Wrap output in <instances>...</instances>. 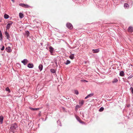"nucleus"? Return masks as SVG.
Segmentation results:
<instances>
[{"mask_svg":"<svg viewBox=\"0 0 133 133\" xmlns=\"http://www.w3.org/2000/svg\"><path fill=\"white\" fill-rule=\"evenodd\" d=\"M130 90H131L132 93L133 94V88L131 87L130 88Z\"/></svg>","mask_w":133,"mask_h":133,"instance_id":"33","label":"nucleus"},{"mask_svg":"<svg viewBox=\"0 0 133 133\" xmlns=\"http://www.w3.org/2000/svg\"><path fill=\"white\" fill-rule=\"evenodd\" d=\"M5 90L6 91H8V92H10V91L8 87L6 88Z\"/></svg>","mask_w":133,"mask_h":133,"instance_id":"28","label":"nucleus"},{"mask_svg":"<svg viewBox=\"0 0 133 133\" xmlns=\"http://www.w3.org/2000/svg\"><path fill=\"white\" fill-rule=\"evenodd\" d=\"M70 63L71 62L69 60H67V61L65 62H64V63L65 64L67 65L70 64Z\"/></svg>","mask_w":133,"mask_h":133,"instance_id":"18","label":"nucleus"},{"mask_svg":"<svg viewBox=\"0 0 133 133\" xmlns=\"http://www.w3.org/2000/svg\"><path fill=\"white\" fill-rule=\"evenodd\" d=\"M57 123L58 124V123H60V121H57Z\"/></svg>","mask_w":133,"mask_h":133,"instance_id":"37","label":"nucleus"},{"mask_svg":"<svg viewBox=\"0 0 133 133\" xmlns=\"http://www.w3.org/2000/svg\"><path fill=\"white\" fill-rule=\"evenodd\" d=\"M50 71L52 73H55V70L53 69H50Z\"/></svg>","mask_w":133,"mask_h":133,"instance_id":"30","label":"nucleus"},{"mask_svg":"<svg viewBox=\"0 0 133 133\" xmlns=\"http://www.w3.org/2000/svg\"><path fill=\"white\" fill-rule=\"evenodd\" d=\"M19 17L21 18H22L24 17V16L23 15V14L22 13H19Z\"/></svg>","mask_w":133,"mask_h":133,"instance_id":"17","label":"nucleus"},{"mask_svg":"<svg viewBox=\"0 0 133 133\" xmlns=\"http://www.w3.org/2000/svg\"><path fill=\"white\" fill-rule=\"evenodd\" d=\"M124 6L125 8L128 7L129 6V4L127 3H125L124 4Z\"/></svg>","mask_w":133,"mask_h":133,"instance_id":"21","label":"nucleus"},{"mask_svg":"<svg viewBox=\"0 0 133 133\" xmlns=\"http://www.w3.org/2000/svg\"><path fill=\"white\" fill-rule=\"evenodd\" d=\"M13 23V22L11 21L9 22L7 25L6 29L8 30L9 29Z\"/></svg>","mask_w":133,"mask_h":133,"instance_id":"2","label":"nucleus"},{"mask_svg":"<svg viewBox=\"0 0 133 133\" xmlns=\"http://www.w3.org/2000/svg\"><path fill=\"white\" fill-rule=\"evenodd\" d=\"M84 103V101L83 100H81L79 101V104L81 105L82 106Z\"/></svg>","mask_w":133,"mask_h":133,"instance_id":"22","label":"nucleus"},{"mask_svg":"<svg viewBox=\"0 0 133 133\" xmlns=\"http://www.w3.org/2000/svg\"><path fill=\"white\" fill-rule=\"evenodd\" d=\"M6 51L8 53L11 52L12 51L11 47L9 46L7 48H6Z\"/></svg>","mask_w":133,"mask_h":133,"instance_id":"6","label":"nucleus"},{"mask_svg":"<svg viewBox=\"0 0 133 133\" xmlns=\"http://www.w3.org/2000/svg\"><path fill=\"white\" fill-rule=\"evenodd\" d=\"M94 95V94L93 93H91L90 94H89L85 98V99H86L87 98H88L91 97L92 96H93Z\"/></svg>","mask_w":133,"mask_h":133,"instance_id":"12","label":"nucleus"},{"mask_svg":"<svg viewBox=\"0 0 133 133\" xmlns=\"http://www.w3.org/2000/svg\"><path fill=\"white\" fill-rule=\"evenodd\" d=\"M74 92H75V94H76V95H78V94H79L78 92V91L77 90H75Z\"/></svg>","mask_w":133,"mask_h":133,"instance_id":"29","label":"nucleus"},{"mask_svg":"<svg viewBox=\"0 0 133 133\" xmlns=\"http://www.w3.org/2000/svg\"><path fill=\"white\" fill-rule=\"evenodd\" d=\"M81 82H87L88 81H87L86 80H85L84 79H83L81 80Z\"/></svg>","mask_w":133,"mask_h":133,"instance_id":"34","label":"nucleus"},{"mask_svg":"<svg viewBox=\"0 0 133 133\" xmlns=\"http://www.w3.org/2000/svg\"><path fill=\"white\" fill-rule=\"evenodd\" d=\"M66 26L69 29H71L73 28V26L70 23H68L66 24Z\"/></svg>","mask_w":133,"mask_h":133,"instance_id":"5","label":"nucleus"},{"mask_svg":"<svg viewBox=\"0 0 133 133\" xmlns=\"http://www.w3.org/2000/svg\"><path fill=\"white\" fill-rule=\"evenodd\" d=\"M19 5L25 8H28L30 7V6L28 5L25 4L24 3H20L19 4Z\"/></svg>","mask_w":133,"mask_h":133,"instance_id":"3","label":"nucleus"},{"mask_svg":"<svg viewBox=\"0 0 133 133\" xmlns=\"http://www.w3.org/2000/svg\"><path fill=\"white\" fill-rule=\"evenodd\" d=\"M5 35L6 36L7 39H9L10 38V35L8 32L6 31L5 32Z\"/></svg>","mask_w":133,"mask_h":133,"instance_id":"11","label":"nucleus"},{"mask_svg":"<svg viewBox=\"0 0 133 133\" xmlns=\"http://www.w3.org/2000/svg\"><path fill=\"white\" fill-rule=\"evenodd\" d=\"M104 110V108L103 107H101L99 109V111L100 112H102Z\"/></svg>","mask_w":133,"mask_h":133,"instance_id":"27","label":"nucleus"},{"mask_svg":"<svg viewBox=\"0 0 133 133\" xmlns=\"http://www.w3.org/2000/svg\"><path fill=\"white\" fill-rule=\"evenodd\" d=\"M4 117L2 115H0V124H1L3 123Z\"/></svg>","mask_w":133,"mask_h":133,"instance_id":"7","label":"nucleus"},{"mask_svg":"<svg viewBox=\"0 0 133 133\" xmlns=\"http://www.w3.org/2000/svg\"><path fill=\"white\" fill-rule=\"evenodd\" d=\"M69 57L71 59H73L74 58V54H71L70 56Z\"/></svg>","mask_w":133,"mask_h":133,"instance_id":"20","label":"nucleus"},{"mask_svg":"<svg viewBox=\"0 0 133 133\" xmlns=\"http://www.w3.org/2000/svg\"><path fill=\"white\" fill-rule=\"evenodd\" d=\"M13 2H14V0H11Z\"/></svg>","mask_w":133,"mask_h":133,"instance_id":"40","label":"nucleus"},{"mask_svg":"<svg viewBox=\"0 0 133 133\" xmlns=\"http://www.w3.org/2000/svg\"><path fill=\"white\" fill-rule=\"evenodd\" d=\"M4 17L5 19H7L9 18V16L6 14L4 15Z\"/></svg>","mask_w":133,"mask_h":133,"instance_id":"24","label":"nucleus"},{"mask_svg":"<svg viewBox=\"0 0 133 133\" xmlns=\"http://www.w3.org/2000/svg\"><path fill=\"white\" fill-rule=\"evenodd\" d=\"M30 34V32L28 31H26L25 32V35L27 36V37H28L29 35V34Z\"/></svg>","mask_w":133,"mask_h":133,"instance_id":"25","label":"nucleus"},{"mask_svg":"<svg viewBox=\"0 0 133 133\" xmlns=\"http://www.w3.org/2000/svg\"><path fill=\"white\" fill-rule=\"evenodd\" d=\"M49 51H50V53L51 54H52L53 52V51L54 50V48L51 46H50L49 47Z\"/></svg>","mask_w":133,"mask_h":133,"instance_id":"10","label":"nucleus"},{"mask_svg":"<svg viewBox=\"0 0 133 133\" xmlns=\"http://www.w3.org/2000/svg\"><path fill=\"white\" fill-rule=\"evenodd\" d=\"M4 49V46H2V47L1 48V50L2 51Z\"/></svg>","mask_w":133,"mask_h":133,"instance_id":"35","label":"nucleus"},{"mask_svg":"<svg viewBox=\"0 0 133 133\" xmlns=\"http://www.w3.org/2000/svg\"><path fill=\"white\" fill-rule=\"evenodd\" d=\"M118 81V80L117 78H115L112 81V83H116Z\"/></svg>","mask_w":133,"mask_h":133,"instance_id":"16","label":"nucleus"},{"mask_svg":"<svg viewBox=\"0 0 133 133\" xmlns=\"http://www.w3.org/2000/svg\"><path fill=\"white\" fill-rule=\"evenodd\" d=\"M28 62V60L26 59H25L21 61V62L23 63L24 65H26Z\"/></svg>","mask_w":133,"mask_h":133,"instance_id":"4","label":"nucleus"},{"mask_svg":"<svg viewBox=\"0 0 133 133\" xmlns=\"http://www.w3.org/2000/svg\"><path fill=\"white\" fill-rule=\"evenodd\" d=\"M81 108V106L78 105H76L75 107V110H77L78 109Z\"/></svg>","mask_w":133,"mask_h":133,"instance_id":"26","label":"nucleus"},{"mask_svg":"<svg viewBox=\"0 0 133 133\" xmlns=\"http://www.w3.org/2000/svg\"><path fill=\"white\" fill-rule=\"evenodd\" d=\"M128 31L129 32H132L133 31V27L131 26H129L128 28Z\"/></svg>","mask_w":133,"mask_h":133,"instance_id":"9","label":"nucleus"},{"mask_svg":"<svg viewBox=\"0 0 133 133\" xmlns=\"http://www.w3.org/2000/svg\"><path fill=\"white\" fill-rule=\"evenodd\" d=\"M1 34H2L1 31L0 30V35Z\"/></svg>","mask_w":133,"mask_h":133,"instance_id":"38","label":"nucleus"},{"mask_svg":"<svg viewBox=\"0 0 133 133\" xmlns=\"http://www.w3.org/2000/svg\"><path fill=\"white\" fill-rule=\"evenodd\" d=\"M133 77V75H131L129 77H128V79H129Z\"/></svg>","mask_w":133,"mask_h":133,"instance_id":"31","label":"nucleus"},{"mask_svg":"<svg viewBox=\"0 0 133 133\" xmlns=\"http://www.w3.org/2000/svg\"><path fill=\"white\" fill-rule=\"evenodd\" d=\"M76 118L77 120L78 121H79L80 123L82 124H83L84 123L82 121L79 119V118L78 117H76Z\"/></svg>","mask_w":133,"mask_h":133,"instance_id":"13","label":"nucleus"},{"mask_svg":"<svg viewBox=\"0 0 133 133\" xmlns=\"http://www.w3.org/2000/svg\"><path fill=\"white\" fill-rule=\"evenodd\" d=\"M119 75L121 76H123L124 75V72L123 71H121L119 73Z\"/></svg>","mask_w":133,"mask_h":133,"instance_id":"14","label":"nucleus"},{"mask_svg":"<svg viewBox=\"0 0 133 133\" xmlns=\"http://www.w3.org/2000/svg\"><path fill=\"white\" fill-rule=\"evenodd\" d=\"M30 108L32 110H38L39 109V108Z\"/></svg>","mask_w":133,"mask_h":133,"instance_id":"23","label":"nucleus"},{"mask_svg":"<svg viewBox=\"0 0 133 133\" xmlns=\"http://www.w3.org/2000/svg\"><path fill=\"white\" fill-rule=\"evenodd\" d=\"M130 3L131 4V5H132V0H131L130 1Z\"/></svg>","mask_w":133,"mask_h":133,"instance_id":"36","label":"nucleus"},{"mask_svg":"<svg viewBox=\"0 0 133 133\" xmlns=\"http://www.w3.org/2000/svg\"><path fill=\"white\" fill-rule=\"evenodd\" d=\"M34 66V65L32 63H29L28 65V67L29 68H33Z\"/></svg>","mask_w":133,"mask_h":133,"instance_id":"8","label":"nucleus"},{"mask_svg":"<svg viewBox=\"0 0 133 133\" xmlns=\"http://www.w3.org/2000/svg\"><path fill=\"white\" fill-rule=\"evenodd\" d=\"M17 125L16 123H15L11 125L10 129V130L13 133H14L16 131V129L17 127Z\"/></svg>","mask_w":133,"mask_h":133,"instance_id":"1","label":"nucleus"},{"mask_svg":"<svg viewBox=\"0 0 133 133\" xmlns=\"http://www.w3.org/2000/svg\"><path fill=\"white\" fill-rule=\"evenodd\" d=\"M63 108V109H64V108Z\"/></svg>","mask_w":133,"mask_h":133,"instance_id":"41","label":"nucleus"},{"mask_svg":"<svg viewBox=\"0 0 133 133\" xmlns=\"http://www.w3.org/2000/svg\"><path fill=\"white\" fill-rule=\"evenodd\" d=\"M43 66L41 64H40L38 66L39 69L40 71H41L43 69Z\"/></svg>","mask_w":133,"mask_h":133,"instance_id":"15","label":"nucleus"},{"mask_svg":"<svg viewBox=\"0 0 133 133\" xmlns=\"http://www.w3.org/2000/svg\"><path fill=\"white\" fill-rule=\"evenodd\" d=\"M2 39V35L1 34L0 35V40L1 41Z\"/></svg>","mask_w":133,"mask_h":133,"instance_id":"32","label":"nucleus"},{"mask_svg":"<svg viewBox=\"0 0 133 133\" xmlns=\"http://www.w3.org/2000/svg\"><path fill=\"white\" fill-rule=\"evenodd\" d=\"M93 53H97L98 52L99 50V49H93Z\"/></svg>","mask_w":133,"mask_h":133,"instance_id":"19","label":"nucleus"},{"mask_svg":"<svg viewBox=\"0 0 133 133\" xmlns=\"http://www.w3.org/2000/svg\"><path fill=\"white\" fill-rule=\"evenodd\" d=\"M35 97H36V98H37V95H36V96H35Z\"/></svg>","mask_w":133,"mask_h":133,"instance_id":"39","label":"nucleus"}]
</instances>
